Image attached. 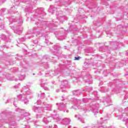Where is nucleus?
Wrapping results in <instances>:
<instances>
[{"mask_svg": "<svg viewBox=\"0 0 128 128\" xmlns=\"http://www.w3.org/2000/svg\"><path fill=\"white\" fill-rule=\"evenodd\" d=\"M90 98H83L82 100L74 99L72 98L71 100L75 102L76 108H80L84 111V112H92L94 114V116L100 114H102V110H104V108L100 109L102 104H100L96 102L98 100V92L94 91L90 94Z\"/></svg>", "mask_w": 128, "mask_h": 128, "instance_id": "f257e3e1", "label": "nucleus"}, {"mask_svg": "<svg viewBox=\"0 0 128 128\" xmlns=\"http://www.w3.org/2000/svg\"><path fill=\"white\" fill-rule=\"evenodd\" d=\"M70 65L58 64L55 68L54 72L52 71L47 72L45 74V76H53L56 74H60L62 76H70V70L68 69V68H70Z\"/></svg>", "mask_w": 128, "mask_h": 128, "instance_id": "f03ea898", "label": "nucleus"}, {"mask_svg": "<svg viewBox=\"0 0 128 128\" xmlns=\"http://www.w3.org/2000/svg\"><path fill=\"white\" fill-rule=\"evenodd\" d=\"M108 87L102 86L100 88V92H114V94H118L122 90V84L118 82V80H114L112 82H110L108 84Z\"/></svg>", "mask_w": 128, "mask_h": 128, "instance_id": "7ed1b4c3", "label": "nucleus"}, {"mask_svg": "<svg viewBox=\"0 0 128 128\" xmlns=\"http://www.w3.org/2000/svg\"><path fill=\"white\" fill-rule=\"evenodd\" d=\"M36 104L42 106V108L36 106L32 107V110L37 112L36 118H42V114L44 112V110H52V104H46V102H42L40 100H38Z\"/></svg>", "mask_w": 128, "mask_h": 128, "instance_id": "20e7f679", "label": "nucleus"}, {"mask_svg": "<svg viewBox=\"0 0 128 128\" xmlns=\"http://www.w3.org/2000/svg\"><path fill=\"white\" fill-rule=\"evenodd\" d=\"M10 112L8 110L2 112L0 114V120L2 122H6L8 124L10 128H16L14 124H16V119L14 117H10ZM2 124H0V128L2 127Z\"/></svg>", "mask_w": 128, "mask_h": 128, "instance_id": "39448f33", "label": "nucleus"}, {"mask_svg": "<svg viewBox=\"0 0 128 128\" xmlns=\"http://www.w3.org/2000/svg\"><path fill=\"white\" fill-rule=\"evenodd\" d=\"M20 71L18 70V68H13L12 69V70L16 74V76H18V78L17 80H24V78H26V74L24 72H26L28 70V68H22L20 69Z\"/></svg>", "mask_w": 128, "mask_h": 128, "instance_id": "423d86ee", "label": "nucleus"}, {"mask_svg": "<svg viewBox=\"0 0 128 128\" xmlns=\"http://www.w3.org/2000/svg\"><path fill=\"white\" fill-rule=\"evenodd\" d=\"M16 112H17L20 114L18 116L16 119V120H20L24 118L26 120H24V122H30L28 119H26L28 118V116H30V112H27L26 110L24 109L22 110L20 108H17L16 109Z\"/></svg>", "mask_w": 128, "mask_h": 128, "instance_id": "0eeeda50", "label": "nucleus"}, {"mask_svg": "<svg viewBox=\"0 0 128 128\" xmlns=\"http://www.w3.org/2000/svg\"><path fill=\"white\" fill-rule=\"evenodd\" d=\"M128 107L124 109V110L122 111V114L117 116L118 120H122L123 122H126V126L128 128Z\"/></svg>", "mask_w": 128, "mask_h": 128, "instance_id": "6e6552de", "label": "nucleus"}, {"mask_svg": "<svg viewBox=\"0 0 128 128\" xmlns=\"http://www.w3.org/2000/svg\"><path fill=\"white\" fill-rule=\"evenodd\" d=\"M54 118H56V122H61L62 124H64L65 126H70V124L71 120L70 118H64L62 119L60 118L58 115H56Z\"/></svg>", "mask_w": 128, "mask_h": 128, "instance_id": "1a4fd4ad", "label": "nucleus"}, {"mask_svg": "<svg viewBox=\"0 0 128 128\" xmlns=\"http://www.w3.org/2000/svg\"><path fill=\"white\" fill-rule=\"evenodd\" d=\"M17 96L18 100L24 102V104H28V98H32V96H28L25 94H20Z\"/></svg>", "mask_w": 128, "mask_h": 128, "instance_id": "9d476101", "label": "nucleus"}, {"mask_svg": "<svg viewBox=\"0 0 128 128\" xmlns=\"http://www.w3.org/2000/svg\"><path fill=\"white\" fill-rule=\"evenodd\" d=\"M0 74H2L3 76L0 77V82H2L3 78H6L8 80H14L18 82V79L16 78L15 76H12V75L4 73V74L0 72Z\"/></svg>", "mask_w": 128, "mask_h": 128, "instance_id": "9b49d317", "label": "nucleus"}, {"mask_svg": "<svg viewBox=\"0 0 128 128\" xmlns=\"http://www.w3.org/2000/svg\"><path fill=\"white\" fill-rule=\"evenodd\" d=\"M21 92L23 94H25L26 96H32V92L30 90V86L28 85L24 86L20 90Z\"/></svg>", "mask_w": 128, "mask_h": 128, "instance_id": "f8f14e48", "label": "nucleus"}, {"mask_svg": "<svg viewBox=\"0 0 128 128\" xmlns=\"http://www.w3.org/2000/svg\"><path fill=\"white\" fill-rule=\"evenodd\" d=\"M56 106H58V110H62L64 112L68 113V110L66 109V103L61 102V103H56Z\"/></svg>", "mask_w": 128, "mask_h": 128, "instance_id": "ddd939ff", "label": "nucleus"}, {"mask_svg": "<svg viewBox=\"0 0 128 128\" xmlns=\"http://www.w3.org/2000/svg\"><path fill=\"white\" fill-rule=\"evenodd\" d=\"M102 104H104L105 106H108L112 105V99H110V96L108 95L106 98H104L102 100Z\"/></svg>", "mask_w": 128, "mask_h": 128, "instance_id": "4468645a", "label": "nucleus"}, {"mask_svg": "<svg viewBox=\"0 0 128 128\" xmlns=\"http://www.w3.org/2000/svg\"><path fill=\"white\" fill-rule=\"evenodd\" d=\"M68 82L66 80H63L61 82L60 89L62 92H66V86H68Z\"/></svg>", "mask_w": 128, "mask_h": 128, "instance_id": "2eb2a0df", "label": "nucleus"}, {"mask_svg": "<svg viewBox=\"0 0 128 128\" xmlns=\"http://www.w3.org/2000/svg\"><path fill=\"white\" fill-rule=\"evenodd\" d=\"M54 116H56V115H52L51 116H48L47 118L44 117L43 122H44V124H48L52 120H54L56 122V118H54Z\"/></svg>", "mask_w": 128, "mask_h": 128, "instance_id": "dca6fc26", "label": "nucleus"}, {"mask_svg": "<svg viewBox=\"0 0 128 128\" xmlns=\"http://www.w3.org/2000/svg\"><path fill=\"white\" fill-rule=\"evenodd\" d=\"M40 82H41L40 84L41 88H42L45 90H48V88L46 86V82H44V80L42 79L40 80Z\"/></svg>", "mask_w": 128, "mask_h": 128, "instance_id": "f3484780", "label": "nucleus"}, {"mask_svg": "<svg viewBox=\"0 0 128 128\" xmlns=\"http://www.w3.org/2000/svg\"><path fill=\"white\" fill-rule=\"evenodd\" d=\"M74 118H77L78 120H80L82 124H84V119L82 118V116L80 114H76L74 116Z\"/></svg>", "mask_w": 128, "mask_h": 128, "instance_id": "a211bd4d", "label": "nucleus"}, {"mask_svg": "<svg viewBox=\"0 0 128 128\" xmlns=\"http://www.w3.org/2000/svg\"><path fill=\"white\" fill-rule=\"evenodd\" d=\"M82 93V90H75L72 92V94L78 96Z\"/></svg>", "mask_w": 128, "mask_h": 128, "instance_id": "6ab92c4d", "label": "nucleus"}, {"mask_svg": "<svg viewBox=\"0 0 128 128\" xmlns=\"http://www.w3.org/2000/svg\"><path fill=\"white\" fill-rule=\"evenodd\" d=\"M92 87L88 88V86H86L84 88H83L82 90V92H92Z\"/></svg>", "mask_w": 128, "mask_h": 128, "instance_id": "aec40b11", "label": "nucleus"}, {"mask_svg": "<svg viewBox=\"0 0 128 128\" xmlns=\"http://www.w3.org/2000/svg\"><path fill=\"white\" fill-rule=\"evenodd\" d=\"M84 82H86V84H92V80H84Z\"/></svg>", "mask_w": 128, "mask_h": 128, "instance_id": "412c9836", "label": "nucleus"}, {"mask_svg": "<svg viewBox=\"0 0 128 128\" xmlns=\"http://www.w3.org/2000/svg\"><path fill=\"white\" fill-rule=\"evenodd\" d=\"M38 98H44V92H40V94H38Z\"/></svg>", "mask_w": 128, "mask_h": 128, "instance_id": "4be33fe9", "label": "nucleus"}, {"mask_svg": "<svg viewBox=\"0 0 128 128\" xmlns=\"http://www.w3.org/2000/svg\"><path fill=\"white\" fill-rule=\"evenodd\" d=\"M110 118V115L106 114V117H104V118H100V120H102V122H106V120H108Z\"/></svg>", "mask_w": 128, "mask_h": 128, "instance_id": "5701e85b", "label": "nucleus"}, {"mask_svg": "<svg viewBox=\"0 0 128 128\" xmlns=\"http://www.w3.org/2000/svg\"><path fill=\"white\" fill-rule=\"evenodd\" d=\"M14 105L16 108V106H16L18 105V100H16V98H14Z\"/></svg>", "mask_w": 128, "mask_h": 128, "instance_id": "b1692460", "label": "nucleus"}, {"mask_svg": "<svg viewBox=\"0 0 128 128\" xmlns=\"http://www.w3.org/2000/svg\"><path fill=\"white\" fill-rule=\"evenodd\" d=\"M40 68L41 70H44V68H48V64H44Z\"/></svg>", "mask_w": 128, "mask_h": 128, "instance_id": "393cba45", "label": "nucleus"}, {"mask_svg": "<svg viewBox=\"0 0 128 128\" xmlns=\"http://www.w3.org/2000/svg\"><path fill=\"white\" fill-rule=\"evenodd\" d=\"M14 100V98H10L7 100L6 102V104H8V102H12Z\"/></svg>", "mask_w": 128, "mask_h": 128, "instance_id": "a878e982", "label": "nucleus"}, {"mask_svg": "<svg viewBox=\"0 0 128 128\" xmlns=\"http://www.w3.org/2000/svg\"><path fill=\"white\" fill-rule=\"evenodd\" d=\"M20 84H18L17 85H15L14 86V88H20Z\"/></svg>", "mask_w": 128, "mask_h": 128, "instance_id": "bb28decb", "label": "nucleus"}, {"mask_svg": "<svg viewBox=\"0 0 128 128\" xmlns=\"http://www.w3.org/2000/svg\"><path fill=\"white\" fill-rule=\"evenodd\" d=\"M48 128H58V126L55 124L54 126H49Z\"/></svg>", "mask_w": 128, "mask_h": 128, "instance_id": "cd10ccee", "label": "nucleus"}, {"mask_svg": "<svg viewBox=\"0 0 128 128\" xmlns=\"http://www.w3.org/2000/svg\"><path fill=\"white\" fill-rule=\"evenodd\" d=\"M114 66H115V65H114V64H111L110 66V70H111L112 72V70H114V68H114Z\"/></svg>", "mask_w": 128, "mask_h": 128, "instance_id": "c85d7f7f", "label": "nucleus"}, {"mask_svg": "<svg viewBox=\"0 0 128 128\" xmlns=\"http://www.w3.org/2000/svg\"><path fill=\"white\" fill-rule=\"evenodd\" d=\"M88 66V64H86V65H84V66H83V70H86V67L87 66Z\"/></svg>", "mask_w": 128, "mask_h": 128, "instance_id": "c756f323", "label": "nucleus"}, {"mask_svg": "<svg viewBox=\"0 0 128 128\" xmlns=\"http://www.w3.org/2000/svg\"><path fill=\"white\" fill-rule=\"evenodd\" d=\"M80 58V56L75 57L74 60H78Z\"/></svg>", "mask_w": 128, "mask_h": 128, "instance_id": "7c9ffc66", "label": "nucleus"}, {"mask_svg": "<svg viewBox=\"0 0 128 128\" xmlns=\"http://www.w3.org/2000/svg\"><path fill=\"white\" fill-rule=\"evenodd\" d=\"M23 128H30V125H24V127Z\"/></svg>", "mask_w": 128, "mask_h": 128, "instance_id": "2f4dec72", "label": "nucleus"}, {"mask_svg": "<svg viewBox=\"0 0 128 128\" xmlns=\"http://www.w3.org/2000/svg\"><path fill=\"white\" fill-rule=\"evenodd\" d=\"M86 78H92V76H90V74H88L86 75Z\"/></svg>", "mask_w": 128, "mask_h": 128, "instance_id": "473e14b6", "label": "nucleus"}, {"mask_svg": "<svg viewBox=\"0 0 128 128\" xmlns=\"http://www.w3.org/2000/svg\"><path fill=\"white\" fill-rule=\"evenodd\" d=\"M76 108V106H72L71 108H74V109Z\"/></svg>", "mask_w": 128, "mask_h": 128, "instance_id": "72a5a7b5", "label": "nucleus"}, {"mask_svg": "<svg viewBox=\"0 0 128 128\" xmlns=\"http://www.w3.org/2000/svg\"><path fill=\"white\" fill-rule=\"evenodd\" d=\"M60 92V89H57L56 90V92Z\"/></svg>", "mask_w": 128, "mask_h": 128, "instance_id": "f704fd0d", "label": "nucleus"}, {"mask_svg": "<svg viewBox=\"0 0 128 128\" xmlns=\"http://www.w3.org/2000/svg\"><path fill=\"white\" fill-rule=\"evenodd\" d=\"M128 68L125 69L126 72H128Z\"/></svg>", "mask_w": 128, "mask_h": 128, "instance_id": "c9c22d12", "label": "nucleus"}, {"mask_svg": "<svg viewBox=\"0 0 128 128\" xmlns=\"http://www.w3.org/2000/svg\"><path fill=\"white\" fill-rule=\"evenodd\" d=\"M68 128H72V126H68Z\"/></svg>", "mask_w": 128, "mask_h": 128, "instance_id": "e433bc0d", "label": "nucleus"}, {"mask_svg": "<svg viewBox=\"0 0 128 128\" xmlns=\"http://www.w3.org/2000/svg\"><path fill=\"white\" fill-rule=\"evenodd\" d=\"M124 76H128V74H124Z\"/></svg>", "mask_w": 128, "mask_h": 128, "instance_id": "4c0bfd02", "label": "nucleus"}, {"mask_svg": "<svg viewBox=\"0 0 128 128\" xmlns=\"http://www.w3.org/2000/svg\"><path fill=\"white\" fill-rule=\"evenodd\" d=\"M84 94V96H88V95H86V93H85V94Z\"/></svg>", "mask_w": 128, "mask_h": 128, "instance_id": "58836bf2", "label": "nucleus"}, {"mask_svg": "<svg viewBox=\"0 0 128 128\" xmlns=\"http://www.w3.org/2000/svg\"><path fill=\"white\" fill-rule=\"evenodd\" d=\"M62 98H64V96H62Z\"/></svg>", "mask_w": 128, "mask_h": 128, "instance_id": "ea45409f", "label": "nucleus"}, {"mask_svg": "<svg viewBox=\"0 0 128 128\" xmlns=\"http://www.w3.org/2000/svg\"><path fill=\"white\" fill-rule=\"evenodd\" d=\"M54 82H55L54 81L52 82V84H54Z\"/></svg>", "mask_w": 128, "mask_h": 128, "instance_id": "a19ab883", "label": "nucleus"}, {"mask_svg": "<svg viewBox=\"0 0 128 128\" xmlns=\"http://www.w3.org/2000/svg\"><path fill=\"white\" fill-rule=\"evenodd\" d=\"M54 112H56V110H54Z\"/></svg>", "mask_w": 128, "mask_h": 128, "instance_id": "79ce46f5", "label": "nucleus"}, {"mask_svg": "<svg viewBox=\"0 0 128 128\" xmlns=\"http://www.w3.org/2000/svg\"><path fill=\"white\" fill-rule=\"evenodd\" d=\"M104 72H106V71H104Z\"/></svg>", "mask_w": 128, "mask_h": 128, "instance_id": "37998d69", "label": "nucleus"}, {"mask_svg": "<svg viewBox=\"0 0 128 128\" xmlns=\"http://www.w3.org/2000/svg\"><path fill=\"white\" fill-rule=\"evenodd\" d=\"M76 82H78V79H76Z\"/></svg>", "mask_w": 128, "mask_h": 128, "instance_id": "c03bdc74", "label": "nucleus"}, {"mask_svg": "<svg viewBox=\"0 0 128 128\" xmlns=\"http://www.w3.org/2000/svg\"><path fill=\"white\" fill-rule=\"evenodd\" d=\"M34 76V74H33Z\"/></svg>", "mask_w": 128, "mask_h": 128, "instance_id": "a18cd8bd", "label": "nucleus"}, {"mask_svg": "<svg viewBox=\"0 0 128 128\" xmlns=\"http://www.w3.org/2000/svg\"><path fill=\"white\" fill-rule=\"evenodd\" d=\"M63 100H64V99H63Z\"/></svg>", "mask_w": 128, "mask_h": 128, "instance_id": "49530a36", "label": "nucleus"}]
</instances>
